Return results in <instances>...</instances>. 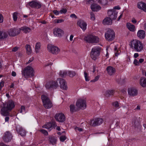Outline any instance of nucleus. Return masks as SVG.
I'll return each instance as SVG.
<instances>
[{"label": "nucleus", "mask_w": 146, "mask_h": 146, "mask_svg": "<svg viewBox=\"0 0 146 146\" xmlns=\"http://www.w3.org/2000/svg\"><path fill=\"white\" fill-rule=\"evenodd\" d=\"M139 56V54L138 53H135L134 54V57L135 58H136L137 57Z\"/></svg>", "instance_id": "nucleus-60"}, {"label": "nucleus", "mask_w": 146, "mask_h": 146, "mask_svg": "<svg viewBox=\"0 0 146 146\" xmlns=\"http://www.w3.org/2000/svg\"><path fill=\"white\" fill-rule=\"evenodd\" d=\"M70 17L72 18H74L75 19H77V16L74 14H71L70 16Z\"/></svg>", "instance_id": "nucleus-55"}, {"label": "nucleus", "mask_w": 146, "mask_h": 146, "mask_svg": "<svg viewBox=\"0 0 146 146\" xmlns=\"http://www.w3.org/2000/svg\"><path fill=\"white\" fill-rule=\"evenodd\" d=\"M103 120L102 119L97 118L90 121L89 122V123L90 125L93 126H96L100 125L103 123Z\"/></svg>", "instance_id": "nucleus-11"}, {"label": "nucleus", "mask_w": 146, "mask_h": 146, "mask_svg": "<svg viewBox=\"0 0 146 146\" xmlns=\"http://www.w3.org/2000/svg\"><path fill=\"white\" fill-rule=\"evenodd\" d=\"M92 10L94 11H97L101 9V7L96 4H92L91 6Z\"/></svg>", "instance_id": "nucleus-27"}, {"label": "nucleus", "mask_w": 146, "mask_h": 146, "mask_svg": "<svg viewBox=\"0 0 146 146\" xmlns=\"http://www.w3.org/2000/svg\"><path fill=\"white\" fill-rule=\"evenodd\" d=\"M8 32L10 36H15L20 33V30L16 28H12L9 30Z\"/></svg>", "instance_id": "nucleus-15"}, {"label": "nucleus", "mask_w": 146, "mask_h": 146, "mask_svg": "<svg viewBox=\"0 0 146 146\" xmlns=\"http://www.w3.org/2000/svg\"><path fill=\"white\" fill-rule=\"evenodd\" d=\"M67 75L71 77H73L76 74V73L74 71H68L67 72Z\"/></svg>", "instance_id": "nucleus-36"}, {"label": "nucleus", "mask_w": 146, "mask_h": 146, "mask_svg": "<svg viewBox=\"0 0 146 146\" xmlns=\"http://www.w3.org/2000/svg\"><path fill=\"white\" fill-rule=\"evenodd\" d=\"M18 13L17 12L14 13L13 14V21H16L17 20V16L18 15Z\"/></svg>", "instance_id": "nucleus-38"}, {"label": "nucleus", "mask_w": 146, "mask_h": 146, "mask_svg": "<svg viewBox=\"0 0 146 146\" xmlns=\"http://www.w3.org/2000/svg\"><path fill=\"white\" fill-rule=\"evenodd\" d=\"M17 130L19 133V134L22 136H25L26 132L25 129L21 127H17Z\"/></svg>", "instance_id": "nucleus-25"}, {"label": "nucleus", "mask_w": 146, "mask_h": 146, "mask_svg": "<svg viewBox=\"0 0 146 146\" xmlns=\"http://www.w3.org/2000/svg\"><path fill=\"white\" fill-rule=\"evenodd\" d=\"M49 140L50 142L54 145L56 144L57 139L56 137H51L49 138Z\"/></svg>", "instance_id": "nucleus-32"}, {"label": "nucleus", "mask_w": 146, "mask_h": 146, "mask_svg": "<svg viewBox=\"0 0 146 146\" xmlns=\"http://www.w3.org/2000/svg\"><path fill=\"white\" fill-rule=\"evenodd\" d=\"M114 50L115 52V54L116 56H117L119 54L117 52H118L117 50V46L115 45L114 47Z\"/></svg>", "instance_id": "nucleus-44"}, {"label": "nucleus", "mask_w": 146, "mask_h": 146, "mask_svg": "<svg viewBox=\"0 0 146 146\" xmlns=\"http://www.w3.org/2000/svg\"><path fill=\"white\" fill-rule=\"evenodd\" d=\"M131 21L134 24L136 23L137 22V20L134 18H133Z\"/></svg>", "instance_id": "nucleus-58"}, {"label": "nucleus", "mask_w": 146, "mask_h": 146, "mask_svg": "<svg viewBox=\"0 0 146 146\" xmlns=\"http://www.w3.org/2000/svg\"><path fill=\"white\" fill-rule=\"evenodd\" d=\"M75 106L74 105L71 104L70 106V111L73 113L74 112L75 110Z\"/></svg>", "instance_id": "nucleus-40"}, {"label": "nucleus", "mask_w": 146, "mask_h": 146, "mask_svg": "<svg viewBox=\"0 0 146 146\" xmlns=\"http://www.w3.org/2000/svg\"><path fill=\"white\" fill-rule=\"evenodd\" d=\"M60 13L61 14H65L67 12V10L66 9H62L60 10Z\"/></svg>", "instance_id": "nucleus-45"}, {"label": "nucleus", "mask_w": 146, "mask_h": 146, "mask_svg": "<svg viewBox=\"0 0 146 146\" xmlns=\"http://www.w3.org/2000/svg\"><path fill=\"white\" fill-rule=\"evenodd\" d=\"M100 48L99 47L93 48L91 50L90 54L91 58L94 60H96L98 58L100 55Z\"/></svg>", "instance_id": "nucleus-5"}, {"label": "nucleus", "mask_w": 146, "mask_h": 146, "mask_svg": "<svg viewBox=\"0 0 146 146\" xmlns=\"http://www.w3.org/2000/svg\"><path fill=\"white\" fill-rule=\"evenodd\" d=\"M64 21V20L63 19H60L58 20L57 22L58 23H61L63 22Z\"/></svg>", "instance_id": "nucleus-59"}, {"label": "nucleus", "mask_w": 146, "mask_h": 146, "mask_svg": "<svg viewBox=\"0 0 146 146\" xmlns=\"http://www.w3.org/2000/svg\"><path fill=\"white\" fill-rule=\"evenodd\" d=\"M99 78V76H96L94 80L91 81V82H95L96 81H97Z\"/></svg>", "instance_id": "nucleus-52"}, {"label": "nucleus", "mask_w": 146, "mask_h": 146, "mask_svg": "<svg viewBox=\"0 0 146 146\" xmlns=\"http://www.w3.org/2000/svg\"><path fill=\"white\" fill-rule=\"evenodd\" d=\"M105 37L106 40L108 41H111L115 37V33L113 30H108L105 33Z\"/></svg>", "instance_id": "nucleus-7"}, {"label": "nucleus", "mask_w": 146, "mask_h": 146, "mask_svg": "<svg viewBox=\"0 0 146 146\" xmlns=\"http://www.w3.org/2000/svg\"><path fill=\"white\" fill-rule=\"evenodd\" d=\"M57 81L59 82L61 88L63 90H67V87L65 81L63 79L58 78L57 79Z\"/></svg>", "instance_id": "nucleus-18"}, {"label": "nucleus", "mask_w": 146, "mask_h": 146, "mask_svg": "<svg viewBox=\"0 0 146 146\" xmlns=\"http://www.w3.org/2000/svg\"><path fill=\"white\" fill-rule=\"evenodd\" d=\"M60 141L62 142L64 141L66 139V137L65 136H62L60 138Z\"/></svg>", "instance_id": "nucleus-46"}, {"label": "nucleus", "mask_w": 146, "mask_h": 146, "mask_svg": "<svg viewBox=\"0 0 146 146\" xmlns=\"http://www.w3.org/2000/svg\"><path fill=\"white\" fill-rule=\"evenodd\" d=\"M28 5L32 8L36 9H39L42 6L41 3L37 0H34L29 2L27 5V7Z\"/></svg>", "instance_id": "nucleus-10"}, {"label": "nucleus", "mask_w": 146, "mask_h": 146, "mask_svg": "<svg viewBox=\"0 0 146 146\" xmlns=\"http://www.w3.org/2000/svg\"><path fill=\"white\" fill-rule=\"evenodd\" d=\"M40 46L41 44L40 43L37 42L36 43L35 45V50L36 53H38L39 52Z\"/></svg>", "instance_id": "nucleus-33"}, {"label": "nucleus", "mask_w": 146, "mask_h": 146, "mask_svg": "<svg viewBox=\"0 0 146 146\" xmlns=\"http://www.w3.org/2000/svg\"><path fill=\"white\" fill-rule=\"evenodd\" d=\"M43 104L45 108L49 109L51 108L52 106V103L47 95L43 94L41 96Z\"/></svg>", "instance_id": "nucleus-4"}, {"label": "nucleus", "mask_w": 146, "mask_h": 146, "mask_svg": "<svg viewBox=\"0 0 146 146\" xmlns=\"http://www.w3.org/2000/svg\"><path fill=\"white\" fill-rule=\"evenodd\" d=\"M137 7L139 9L146 12V4L145 3L139 2L137 4Z\"/></svg>", "instance_id": "nucleus-20"}, {"label": "nucleus", "mask_w": 146, "mask_h": 146, "mask_svg": "<svg viewBox=\"0 0 146 146\" xmlns=\"http://www.w3.org/2000/svg\"><path fill=\"white\" fill-rule=\"evenodd\" d=\"M134 64L135 65H139V62L136 59H135L133 62Z\"/></svg>", "instance_id": "nucleus-51"}, {"label": "nucleus", "mask_w": 146, "mask_h": 146, "mask_svg": "<svg viewBox=\"0 0 146 146\" xmlns=\"http://www.w3.org/2000/svg\"><path fill=\"white\" fill-rule=\"evenodd\" d=\"M23 76L26 78H28L34 76L35 71L33 68L30 66H28L22 70Z\"/></svg>", "instance_id": "nucleus-3"}, {"label": "nucleus", "mask_w": 146, "mask_h": 146, "mask_svg": "<svg viewBox=\"0 0 146 146\" xmlns=\"http://www.w3.org/2000/svg\"><path fill=\"white\" fill-rule=\"evenodd\" d=\"M5 82L2 81L0 82V91L1 90L2 88L4 86Z\"/></svg>", "instance_id": "nucleus-47"}, {"label": "nucleus", "mask_w": 146, "mask_h": 146, "mask_svg": "<svg viewBox=\"0 0 146 146\" xmlns=\"http://www.w3.org/2000/svg\"><path fill=\"white\" fill-rule=\"evenodd\" d=\"M56 120L60 122H62L65 120V117L64 114L62 113H58L55 116Z\"/></svg>", "instance_id": "nucleus-14"}, {"label": "nucleus", "mask_w": 146, "mask_h": 146, "mask_svg": "<svg viewBox=\"0 0 146 146\" xmlns=\"http://www.w3.org/2000/svg\"><path fill=\"white\" fill-rule=\"evenodd\" d=\"M58 86L57 82L55 81H51L47 82L45 86L47 89H56Z\"/></svg>", "instance_id": "nucleus-12"}, {"label": "nucleus", "mask_w": 146, "mask_h": 146, "mask_svg": "<svg viewBox=\"0 0 146 146\" xmlns=\"http://www.w3.org/2000/svg\"><path fill=\"white\" fill-rule=\"evenodd\" d=\"M84 39L86 41L92 43H98L99 41V38L97 36L92 35H88Z\"/></svg>", "instance_id": "nucleus-6"}, {"label": "nucleus", "mask_w": 146, "mask_h": 146, "mask_svg": "<svg viewBox=\"0 0 146 146\" xmlns=\"http://www.w3.org/2000/svg\"><path fill=\"white\" fill-rule=\"evenodd\" d=\"M137 35L139 38L143 39L145 38V32L143 30H140L137 32Z\"/></svg>", "instance_id": "nucleus-22"}, {"label": "nucleus", "mask_w": 146, "mask_h": 146, "mask_svg": "<svg viewBox=\"0 0 146 146\" xmlns=\"http://www.w3.org/2000/svg\"><path fill=\"white\" fill-rule=\"evenodd\" d=\"M120 9V8L119 6H116L113 7V9L115 10V9Z\"/></svg>", "instance_id": "nucleus-62"}, {"label": "nucleus", "mask_w": 146, "mask_h": 146, "mask_svg": "<svg viewBox=\"0 0 146 146\" xmlns=\"http://www.w3.org/2000/svg\"><path fill=\"white\" fill-rule=\"evenodd\" d=\"M103 23L104 25H111L112 24V21L110 18L107 17L104 19Z\"/></svg>", "instance_id": "nucleus-26"}, {"label": "nucleus", "mask_w": 146, "mask_h": 146, "mask_svg": "<svg viewBox=\"0 0 146 146\" xmlns=\"http://www.w3.org/2000/svg\"><path fill=\"white\" fill-rule=\"evenodd\" d=\"M33 58H30L29 60L26 63V64H29V63H31V62L33 61Z\"/></svg>", "instance_id": "nucleus-56"}, {"label": "nucleus", "mask_w": 146, "mask_h": 146, "mask_svg": "<svg viewBox=\"0 0 146 146\" xmlns=\"http://www.w3.org/2000/svg\"><path fill=\"white\" fill-rule=\"evenodd\" d=\"M84 73L86 81H89L90 79L88 76V74L85 71L84 72Z\"/></svg>", "instance_id": "nucleus-43"}, {"label": "nucleus", "mask_w": 146, "mask_h": 146, "mask_svg": "<svg viewBox=\"0 0 146 146\" xmlns=\"http://www.w3.org/2000/svg\"><path fill=\"white\" fill-rule=\"evenodd\" d=\"M15 106L14 102L12 100L9 101L7 104L5 105L4 107L1 110V114L4 116H7L9 115L8 111H11Z\"/></svg>", "instance_id": "nucleus-2"}, {"label": "nucleus", "mask_w": 146, "mask_h": 146, "mask_svg": "<svg viewBox=\"0 0 146 146\" xmlns=\"http://www.w3.org/2000/svg\"><path fill=\"white\" fill-rule=\"evenodd\" d=\"M140 84L143 87H146V78L141 77L140 80Z\"/></svg>", "instance_id": "nucleus-28"}, {"label": "nucleus", "mask_w": 146, "mask_h": 146, "mask_svg": "<svg viewBox=\"0 0 146 146\" xmlns=\"http://www.w3.org/2000/svg\"><path fill=\"white\" fill-rule=\"evenodd\" d=\"M99 3L102 4L103 5H106L107 3V0H98Z\"/></svg>", "instance_id": "nucleus-41"}, {"label": "nucleus", "mask_w": 146, "mask_h": 146, "mask_svg": "<svg viewBox=\"0 0 146 146\" xmlns=\"http://www.w3.org/2000/svg\"><path fill=\"white\" fill-rule=\"evenodd\" d=\"M8 35L7 33L4 31H0V39H4L7 37Z\"/></svg>", "instance_id": "nucleus-29"}, {"label": "nucleus", "mask_w": 146, "mask_h": 146, "mask_svg": "<svg viewBox=\"0 0 146 146\" xmlns=\"http://www.w3.org/2000/svg\"><path fill=\"white\" fill-rule=\"evenodd\" d=\"M106 70L108 74L110 75H113L116 71L115 68L111 66H108Z\"/></svg>", "instance_id": "nucleus-23"}, {"label": "nucleus", "mask_w": 146, "mask_h": 146, "mask_svg": "<svg viewBox=\"0 0 146 146\" xmlns=\"http://www.w3.org/2000/svg\"><path fill=\"white\" fill-rule=\"evenodd\" d=\"M53 33L55 36L61 37L64 34L63 31L61 29L56 28L54 29Z\"/></svg>", "instance_id": "nucleus-16"}, {"label": "nucleus", "mask_w": 146, "mask_h": 146, "mask_svg": "<svg viewBox=\"0 0 146 146\" xmlns=\"http://www.w3.org/2000/svg\"><path fill=\"white\" fill-rule=\"evenodd\" d=\"M117 14V12L113 9H110L108 11V16L113 20H114L116 18Z\"/></svg>", "instance_id": "nucleus-13"}, {"label": "nucleus", "mask_w": 146, "mask_h": 146, "mask_svg": "<svg viewBox=\"0 0 146 146\" xmlns=\"http://www.w3.org/2000/svg\"><path fill=\"white\" fill-rule=\"evenodd\" d=\"M12 138L11 133L8 131L6 132L4 134L3 139L6 142H9Z\"/></svg>", "instance_id": "nucleus-17"}, {"label": "nucleus", "mask_w": 146, "mask_h": 146, "mask_svg": "<svg viewBox=\"0 0 146 146\" xmlns=\"http://www.w3.org/2000/svg\"><path fill=\"white\" fill-rule=\"evenodd\" d=\"M40 131L45 135H48V132L45 130L44 129H41L40 130Z\"/></svg>", "instance_id": "nucleus-48"}, {"label": "nucleus", "mask_w": 146, "mask_h": 146, "mask_svg": "<svg viewBox=\"0 0 146 146\" xmlns=\"http://www.w3.org/2000/svg\"><path fill=\"white\" fill-rule=\"evenodd\" d=\"M77 24L83 30L85 31L86 29L87 24L83 21L79 20L77 22Z\"/></svg>", "instance_id": "nucleus-21"}, {"label": "nucleus", "mask_w": 146, "mask_h": 146, "mask_svg": "<svg viewBox=\"0 0 146 146\" xmlns=\"http://www.w3.org/2000/svg\"><path fill=\"white\" fill-rule=\"evenodd\" d=\"M131 48L135 51L141 52L143 49V45L142 42L137 39H133L130 42Z\"/></svg>", "instance_id": "nucleus-1"}, {"label": "nucleus", "mask_w": 146, "mask_h": 146, "mask_svg": "<svg viewBox=\"0 0 146 146\" xmlns=\"http://www.w3.org/2000/svg\"><path fill=\"white\" fill-rule=\"evenodd\" d=\"M20 30L23 31L25 33H27L30 32L31 30V29L28 27H21Z\"/></svg>", "instance_id": "nucleus-30"}, {"label": "nucleus", "mask_w": 146, "mask_h": 146, "mask_svg": "<svg viewBox=\"0 0 146 146\" xmlns=\"http://www.w3.org/2000/svg\"><path fill=\"white\" fill-rule=\"evenodd\" d=\"M25 111V107L24 106H22L21 107V109L20 111V112L21 113H22L23 112Z\"/></svg>", "instance_id": "nucleus-50"}, {"label": "nucleus", "mask_w": 146, "mask_h": 146, "mask_svg": "<svg viewBox=\"0 0 146 146\" xmlns=\"http://www.w3.org/2000/svg\"><path fill=\"white\" fill-rule=\"evenodd\" d=\"M18 48L17 47H15L12 49V51L13 52H16L18 50Z\"/></svg>", "instance_id": "nucleus-57"}, {"label": "nucleus", "mask_w": 146, "mask_h": 146, "mask_svg": "<svg viewBox=\"0 0 146 146\" xmlns=\"http://www.w3.org/2000/svg\"><path fill=\"white\" fill-rule=\"evenodd\" d=\"M91 19L92 20H94L95 19V17L94 15L92 12L90 13Z\"/></svg>", "instance_id": "nucleus-49"}, {"label": "nucleus", "mask_w": 146, "mask_h": 146, "mask_svg": "<svg viewBox=\"0 0 146 146\" xmlns=\"http://www.w3.org/2000/svg\"><path fill=\"white\" fill-rule=\"evenodd\" d=\"M113 105L115 108H119V103L117 102H115L113 103Z\"/></svg>", "instance_id": "nucleus-42"}, {"label": "nucleus", "mask_w": 146, "mask_h": 146, "mask_svg": "<svg viewBox=\"0 0 146 146\" xmlns=\"http://www.w3.org/2000/svg\"><path fill=\"white\" fill-rule=\"evenodd\" d=\"M26 48L27 50V53L28 54H30L32 52V50L30 45L27 44L26 46Z\"/></svg>", "instance_id": "nucleus-34"}, {"label": "nucleus", "mask_w": 146, "mask_h": 146, "mask_svg": "<svg viewBox=\"0 0 146 146\" xmlns=\"http://www.w3.org/2000/svg\"><path fill=\"white\" fill-rule=\"evenodd\" d=\"M12 75L13 76H15L16 75V73L14 71L12 72Z\"/></svg>", "instance_id": "nucleus-64"}, {"label": "nucleus", "mask_w": 146, "mask_h": 146, "mask_svg": "<svg viewBox=\"0 0 146 146\" xmlns=\"http://www.w3.org/2000/svg\"><path fill=\"white\" fill-rule=\"evenodd\" d=\"M76 106L79 109H85L86 107V100L82 98L79 99L76 102Z\"/></svg>", "instance_id": "nucleus-8"}, {"label": "nucleus", "mask_w": 146, "mask_h": 146, "mask_svg": "<svg viewBox=\"0 0 146 146\" xmlns=\"http://www.w3.org/2000/svg\"><path fill=\"white\" fill-rule=\"evenodd\" d=\"M74 37V35H71L70 36V41H72L73 40V38Z\"/></svg>", "instance_id": "nucleus-61"}, {"label": "nucleus", "mask_w": 146, "mask_h": 146, "mask_svg": "<svg viewBox=\"0 0 146 146\" xmlns=\"http://www.w3.org/2000/svg\"><path fill=\"white\" fill-rule=\"evenodd\" d=\"M126 26L128 29L131 32H134L136 30L135 26L130 23H127Z\"/></svg>", "instance_id": "nucleus-24"}, {"label": "nucleus", "mask_w": 146, "mask_h": 146, "mask_svg": "<svg viewBox=\"0 0 146 146\" xmlns=\"http://www.w3.org/2000/svg\"><path fill=\"white\" fill-rule=\"evenodd\" d=\"M53 12L56 15H58L60 13V11L55 10L53 11Z\"/></svg>", "instance_id": "nucleus-53"}, {"label": "nucleus", "mask_w": 146, "mask_h": 146, "mask_svg": "<svg viewBox=\"0 0 146 146\" xmlns=\"http://www.w3.org/2000/svg\"><path fill=\"white\" fill-rule=\"evenodd\" d=\"M129 95L131 96H136L138 94V91L135 88H130L128 90Z\"/></svg>", "instance_id": "nucleus-19"}, {"label": "nucleus", "mask_w": 146, "mask_h": 146, "mask_svg": "<svg viewBox=\"0 0 146 146\" xmlns=\"http://www.w3.org/2000/svg\"><path fill=\"white\" fill-rule=\"evenodd\" d=\"M67 75V72L66 71H60L59 72V75L61 77H64Z\"/></svg>", "instance_id": "nucleus-35"}, {"label": "nucleus", "mask_w": 146, "mask_h": 146, "mask_svg": "<svg viewBox=\"0 0 146 146\" xmlns=\"http://www.w3.org/2000/svg\"><path fill=\"white\" fill-rule=\"evenodd\" d=\"M47 49L49 52L55 54H58L60 51L58 47L50 44L48 45Z\"/></svg>", "instance_id": "nucleus-9"}, {"label": "nucleus", "mask_w": 146, "mask_h": 146, "mask_svg": "<svg viewBox=\"0 0 146 146\" xmlns=\"http://www.w3.org/2000/svg\"><path fill=\"white\" fill-rule=\"evenodd\" d=\"M76 130H78L80 132L82 131L83 129L81 128H79L78 127H77L76 128Z\"/></svg>", "instance_id": "nucleus-63"}, {"label": "nucleus", "mask_w": 146, "mask_h": 146, "mask_svg": "<svg viewBox=\"0 0 146 146\" xmlns=\"http://www.w3.org/2000/svg\"><path fill=\"white\" fill-rule=\"evenodd\" d=\"M116 81L118 83H121L123 82V81L121 80L120 76H117Z\"/></svg>", "instance_id": "nucleus-39"}, {"label": "nucleus", "mask_w": 146, "mask_h": 146, "mask_svg": "<svg viewBox=\"0 0 146 146\" xmlns=\"http://www.w3.org/2000/svg\"><path fill=\"white\" fill-rule=\"evenodd\" d=\"M42 127L46 129H50L52 128V124L51 123L49 122L47 123L46 124L42 126Z\"/></svg>", "instance_id": "nucleus-37"}, {"label": "nucleus", "mask_w": 146, "mask_h": 146, "mask_svg": "<svg viewBox=\"0 0 146 146\" xmlns=\"http://www.w3.org/2000/svg\"><path fill=\"white\" fill-rule=\"evenodd\" d=\"M114 93V90H109L106 91L105 93V96L108 97L110 96L113 95Z\"/></svg>", "instance_id": "nucleus-31"}, {"label": "nucleus", "mask_w": 146, "mask_h": 146, "mask_svg": "<svg viewBox=\"0 0 146 146\" xmlns=\"http://www.w3.org/2000/svg\"><path fill=\"white\" fill-rule=\"evenodd\" d=\"M3 21V17L2 15L0 14V23H2Z\"/></svg>", "instance_id": "nucleus-54"}]
</instances>
